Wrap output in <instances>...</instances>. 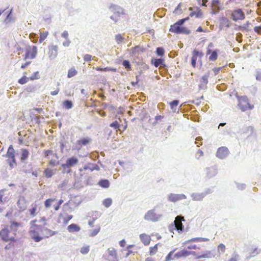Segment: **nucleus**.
Listing matches in <instances>:
<instances>
[{
    "label": "nucleus",
    "mask_w": 261,
    "mask_h": 261,
    "mask_svg": "<svg viewBox=\"0 0 261 261\" xmlns=\"http://www.w3.org/2000/svg\"><path fill=\"white\" fill-rule=\"evenodd\" d=\"M168 198L169 201L175 202L180 200L185 199L186 198V196L183 194H177L171 193L168 196Z\"/></svg>",
    "instance_id": "nucleus-14"
},
{
    "label": "nucleus",
    "mask_w": 261,
    "mask_h": 261,
    "mask_svg": "<svg viewBox=\"0 0 261 261\" xmlns=\"http://www.w3.org/2000/svg\"><path fill=\"white\" fill-rule=\"evenodd\" d=\"M92 56L89 54H86L84 57V60L85 62H89L91 60Z\"/></svg>",
    "instance_id": "nucleus-51"
},
{
    "label": "nucleus",
    "mask_w": 261,
    "mask_h": 261,
    "mask_svg": "<svg viewBox=\"0 0 261 261\" xmlns=\"http://www.w3.org/2000/svg\"><path fill=\"white\" fill-rule=\"evenodd\" d=\"M158 245L159 244H156L154 246L149 248V255H153L158 252Z\"/></svg>",
    "instance_id": "nucleus-31"
},
{
    "label": "nucleus",
    "mask_w": 261,
    "mask_h": 261,
    "mask_svg": "<svg viewBox=\"0 0 261 261\" xmlns=\"http://www.w3.org/2000/svg\"><path fill=\"white\" fill-rule=\"evenodd\" d=\"M81 229L80 227L75 224H71L67 227V230L69 232H78Z\"/></svg>",
    "instance_id": "nucleus-23"
},
{
    "label": "nucleus",
    "mask_w": 261,
    "mask_h": 261,
    "mask_svg": "<svg viewBox=\"0 0 261 261\" xmlns=\"http://www.w3.org/2000/svg\"><path fill=\"white\" fill-rule=\"evenodd\" d=\"M62 36L65 39H67L68 37V32L66 31H64L62 34Z\"/></svg>",
    "instance_id": "nucleus-57"
},
{
    "label": "nucleus",
    "mask_w": 261,
    "mask_h": 261,
    "mask_svg": "<svg viewBox=\"0 0 261 261\" xmlns=\"http://www.w3.org/2000/svg\"><path fill=\"white\" fill-rule=\"evenodd\" d=\"M220 68H214L213 69L214 71L215 72L216 74H217L218 73V72H219V71L220 70Z\"/></svg>",
    "instance_id": "nucleus-64"
},
{
    "label": "nucleus",
    "mask_w": 261,
    "mask_h": 261,
    "mask_svg": "<svg viewBox=\"0 0 261 261\" xmlns=\"http://www.w3.org/2000/svg\"><path fill=\"white\" fill-rule=\"evenodd\" d=\"M169 31L177 34L181 33H189V31L187 28L180 27L176 23L171 25Z\"/></svg>",
    "instance_id": "nucleus-7"
},
{
    "label": "nucleus",
    "mask_w": 261,
    "mask_h": 261,
    "mask_svg": "<svg viewBox=\"0 0 261 261\" xmlns=\"http://www.w3.org/2000/svg\"><path fill=\"white\" fill-rule=\"evenodd\" d=\"M145 219L148 221H155L158 220V216L153 210L149 211L145 215Z\"/></svg>",
    "instance_id": "nucleus-17"
},
{
    "label": "nucleus",
    "mask_w": 261,
    "mask_h": 261,
    "mask_svg": "<svg viewBox=\"0 0 261 261\" xmlns=\"http://www.w3.org/2000/svg\"><path fill=\"white\" fill-rule=\"evenodd\" d=\"M48 35V32L47 31L40 32L39 42L40 43H42L47 38Z\"/></svg>",
    "instance_id": "nucleus-34"
},
{
    "label": "nucleus",
    "mask_w": 261,
    "mask_h": 261,
    "mask_svg": "<svg viewBox=\"0 0 261 261\" xmlns=\"http://www.w3.org/2000/svg\"><path fill=\"white\" fill-rule=\"evenodd\" d=\"M123 66L127 69V70H130L131 69L130 64L129 62L127 60H124L122 62Z\"/></svg>",
    "instance_id": "nucleus-42"
},
{
    "label": "nucleus",
    "mask_w": 261,
    "mask_h": 261,
    "mask_svg": "<svg viewBox=\"0 0 261 261\" xmlns=\"http://www.w3.org/2000/svg\"><path fill=\"white\" fill-rule=\"evenodd\" d=\"M182 221H184V218L183 217L180 216H178L175 218L174 221V224L176 228L178 231H182L183 229V225L182 224Z\"/></svg>",
    "instance_id": "nucleus-18"
},
{
    "label": "nucleus",
    "mask_w": 261,
    "mask_h": 261,
    "mask_svg": "<svg viewBox=\"0 0 261 261\" xmlns=\"http://www.w3.org/2000/svg\"><path fill=\"white\" fill-rule=\"evenodd\" d=\"M63 106L66 109H70L72 107L73 104L71 101L67 100L63 102Z\"/></svg>",
    "instance_id": "nucleus-35"
},
{
    "label": "nucleus",
    "mask_w": 261,
    "mask_h": 261,
    "mask_svg": "<svg viewBox=\"0 0 261 261\" xmlns=\"http://www.w3.org/2000/svg\"><path fill=\"white\" fill-rule=\"evenodd\" d=\"M231 16L232 19L237 21L239 20H243L245 18V14L241 9L234 10L231 12Z\"/></svg>",
    "instance_id": "nucleus-10"
},
{
    "label": "nucleus",
    "mask_w": 261,
    "mask_h": 261,
    "mask_svg": "<svg viewBox=\"0 0 261 261\" xmlns=\"http://www.w3.org/2000/svg\"><path fill=\"white\" fill-rule=\"evenodd\" d=\"M112 201L110 198H107L103 200V204L106 207H109L112 204Z\"/></svg>",
    "instance_id": "nucleus-41"
},
{
    "label": "nucleus",
    "mask_w": 261,
    "mask_h": 261,
    "mask_svg": "<svg viewBox=\"0 0 261 261\" xmlns=\"http://www.w3.org/2000/svg\"><path fill=\"white\" fill-rule=\"evenodd\" d=\"M115 39H116V41L118 43H119L122 41L123 38L120 34H118L116 36Z\"/></svg>",
    "instance_id": "nucleus-50"
},
{
    "label": "nucleus",
    "mask_w": 261,
    "mask_h": 261,
    "mask_svg": "<svg viewBox=\"0 0 261 261\" xmlns=\"http://www.w3.org/2000/svg\"><path fill=\"white\" fill-rule=\"evenodd\" d=\"M170 106L171 109L174 111L175 112L177 110V107L179 104V101L177 100H174L172 102H170Z\"/></svg>",
    "instance_id": "nucleus-33"
},
{
    "label": "nucleus",
    "mask_w": 261,
    "mask_h": 261,
    "mask_svg": "<svg viewBox=\"0 0 261 261\" xmlns=\"http://www.w3.org/2000/svg\"><path fill=\"white\" fill-rule=\"evenodd\" d=\"M37 221V220L31 221L29 231L31 238L35 242H39L43 239L51 237L57 233L44 226L37 224L36 223Z\"/></svg>",
    "instance_id": "nucleus-1"
},
{
    "label": "nucleus",
    "mask_w": 261,
    "mask_h": 261,
    "mask_svg": "<svg viewBox=\"0 0 261 261\" xmlns=\"http://www.w3.org/2000/svg\"><path fill=\"white\" fill-rule=\"evenodd\" d=\"M189 17H187L185 18H184V19H179L178 21H177L176 23L178 24L179 25H181V24H182L186 21L189 20Z\"/></svg>",
    "instance_id": "nucleus-49"
},
{
    "label": "nucleus",
    "mask_w": 261,
    "mask_h": 261,
    "mask_svg": "<svg viewBox=\"0 0 261 261\" xmlns=\"http://www.w3.org/2000/svg\"><path fill=\"white\" fill-rule=\"evenodd\" d=\"M90 141L88 138H84L77 140L76 142V147L80 149L83 146L87 145Z\"/></svg>",
    "instance_id": "nucleus-20"
},
{
    "label": "nucleus",
    "mask_w": 261,
    "mask_h": 261,
    "mask_svg": "<svg viewBox=\"0 0 261 261\" xmlns=\"http://www.w3.org/2000/svg\"><path fill=\"white\" fill-rule=\"evenodd\" d=\"M89 246L83 247L81 249V252L82 254H86L89 252Z\"/></svg>",
    "instance_id": "nucleus-48"
},
{
    "label": "nucleus",
    "mask_w": 261,
    "mask_h": 261,
    "mask_svg": "<svg viewBox=\"0 0 261 261\" xmlns=\"http://www.w3.org/2000/svg\"><path fill=\"white\" fill-rule=\"evenodd\" d=\"M208 75H204L202 76L200 80L199 87L200 88H204L208 83Z\"/></svg>",
    "instance_id": "nucleus-22"
},
{
    "label": "nucleus",
    "mask_w": 261,
    "mask_h": 261,
    "mask_svg": "<svg viewBox=\"0 0 261 261\" xmlns=\"http://www.w3.org/2000/svg\"><path fill=\"white\" fill-rule=\"evenodd\" d=\"M229 154V150L226 147H221L218 148L216 155L220 159H224L226 158Z\"/></svg>",
    "instance_id": "nucleus-16"
},
{
    "label": "nucleus",
    "mask_w": 261,
    "mask_h": 261,
    "mask_svg": "<svg viewBox=\"0 0 261 261\" xmlns=\"http://www.w3.org/2000/svg\"><path fill=\"white\" fill-rule=\"evenodd\" d=\"M99 185L102 188H108L110 186V182L107 179H102L99 181Z\"/></svg>",
    "instance_id": "nucleus-32"
},
{
    "label": "nucleus",
    "mask_w": 261,
    "mask_h": 261,
    "mask_svg": "<svg viewBox=\"0 0 261 261\" xmlns=\"http://www.w3.org/2000/svg\"><path fill=\"white\" fill-rule=\"evenodd\" d=\"M29 81V78L26 76L24 75L21 77L20 79H19L18 82L20 84L23 85L27 83Z\"/></svg>",
    "instance_id": "nucleus-39"
},
{
    "label": "nucleus",
    "mask_w": 261,
    "mask_h": 261,
    "mask_svg": "<svg viewBox=\"0 0 261 261\" xmlns=\"http://www.w3.org/2000/svg\"><path fill=\"white\" fill-rule=\"evenodd\" d=\"M65 148V145L63 142L61 143V150H63Z\"/></svg>",
    "instance_id": "nucleus-63"
},
{
    "label": "nucleus",
    "mask_w": 261,
    "mask_h": 261,
    "mask_svg": "<svg viewBox=\"0 0 261 261\" xmlns=\"http://www.w3.org/2000/svg\"><path fill=\"white\" fill-rule=\"evenodd\" d=\"M209 240L208 239L203 238H195L192 239L191 241H188L185 242L186 247H185L186 249H187L188 250L193 251L192 250L195 249H199L200 247H198L196 244L193 243V241H208Z\"/></svg>",
    "instance_id": "nucleus-4"
},
{
    "label": "nucleus",
    "mask_w": 261,
    "mask_h": 261,
    "mask_svg": "<svg viewBox=\"0 0 261 261\" xmlns=\"http://www.w3.org/2000/svg\"><path fill=\"white\" fill-rule=\"evenodd\" d=\"M142 243L145 246H148L151 241V237L146 233H142L139 236Z\"/></svg>",
    "instance_id": "nucleus-19"
},
{
    "label": "nucleus",
    "mask_w": 261,
    "mask_h": 261,
    "mask_svg": "<svg viewBox=\"0 0 261 261\" xmlns=\"http://www.w3.org/2000/svg\"><path fill=\"white\" fill-rule=\"evenodd\" d=\"M173 252V251L170 252L166 257V261H170L171 260L175 258L174 256L173 257H172Z\"/></svg>",
    "instance_id": "nucleus-47"
},
{
    "label": "nucleus",
    "mask_w": 261,
    "mask_h": 261,
    "mask_svg": "<svg viewBox=\"0 0 261 261\" xmlns=\"http://www.w3.org/2000/svg\"><path fill=\"white\" fill-rule=\"evenodd\" d=\"M4 196H5V191L4 190H0V204H3L4 203Z\"/></svg>",
    "instance_id": "nucleus-46"
},
{
    "label": "nucleus",
    "mask_w": 261,
    "mask_h": 261,
    "mask_svg": "<svg viewBox=\"0 0 261 261\" xmlns=\"http://www.w3.org/2000/svg\"><path fill=\"white\" fill-rule=\"evenodd\" d=\"M189 16L190 17H193L195 16L197 18H200L202 16V13L199 8H197L196 11H192L190 13Z\"/></svg>",
    "instance_id": "nucleus-28"
},
{
    "label": "nucleus",
    "mask_w": 261,
    "mask_h": 261,
    "mask_svg": "<svg viewBox=\"0 0 261 261\" xmlns=\"http://www.w3.org/2000/svg\"><path fill=\"white\" fill-rule=\"evenodd\" d=\"M31 64V62H27L24 64H23L21 65V68L22 69H24L26 68L28 65H29Z\"/></svg>",
    "instance_id": "nucleus-59"
},
{
    "label": "nucleus",
    "mask_w": 261,
    "mask_h": 261,
    "mask_svg": "<svg viewBox=\"0 0 261 261\" xmlns=\"http://www.w3.org/2000/svg\"><path fill=\"white\" fill-rule=\"evenodd\" d=\"M110 126L111 127H113L115 129H118L119 130V127H120V124L117 121H115L113 123H111Z\"/></svg>",
    "instance_id": "nucleus-45"
},
{
    "label": "nucleus",
    "mask_w": 261,
    "mask_h": 261,
    "mask_svg": "<svg viewBox=\"0 0 261 261\" xmlns=\"http://www.w3.org/2000/svg\"><path fill=\"white\" fill-rule=\"evenodd\" d=\"M6 156L9 158L8 163L11 168H13L16 164L15 159V150L12 146L9 147Z\"/></svg>",
    "instance_id": "nucleus-6"
},
{
    "label": "nucleus",
    "mask_w": 261,
    "mask_h": 261,
    "mask_svg": "<svg viewBox=\"0 0 261 261\" xmlns=\"http://www.w3.org/2000/svg\"><path fill=\"white\" fill-rule=\"evenodd\" d=\"M208 192L206 193H194L191 195L192 199L195 201L202 200Z\"/></svg>",
    "instance_id": "nucleus-21"
},
{
    "label": "nucleus",
    "mask_w": 261,
    "mask_h": 261,
    "mask_svg": "<svg viewBox=\"0 0 261 261\" xmlns=\"http://www.w3.org/2000/svg\"><path fill=\"white\" fill-rule=\"evenodd\" d=\"M95 69L97 71H109L111 70L110 68L108 67L104 68H100V67H96V68H95Z\"/></svg>",
    "instance_id": "nucleus-52"
},
{
    "label": "nucleus",
    "mask_w": 261,
    "mask_h": 261,
    "mask_svg": "<svg viewBox=\"0 0 261 261\" xmlns=\"http://www.w3.org/2000/svg\"><path fill=\"white\" fill-rule=\"evenodd\" d=\"M54 201H55V199L49 198V199H46L44 202V205H45V207H46V208L49 207L51 205V203Z\"/></svg>",
    "instance_id": "nucleus-40"
},
{
    "label": "nucleus",
    "mask_w": 261,
    "mask_h": 261,
    "mask_svg": "<svg viewBox=\"0 0 261 261\" xmlns=\"http://www.w3.org/2000/svg\"><path fill=\"white\" fill-rule=\"evenodd\" d=\"M59 91H60V89L59 88H58L56 90L51 92L50 94L53 96L56 95L58 94Z\"/></svg>",
    "instance_id": "nucleus-58"
},
{
    "label": "nucleus",
    "mask_w": 261,
    "mask_h": 261,
    "mask_svg": "<svg viewBox=\"0 0 261 261\" xmlns=\"http://www.w3.org/2000/svg\"><path fill=\"white\" fill-rule=\"evenodd\" d=\"M79 163L78 159L75 156L68 158L65 164L62 165L64 169L69 168L76 165Z\"/></svg>",
    "instance_id": "nucleus-11"
},
{
    "label": "nucleus",
    "mask_w": 261,
    "mask_h": 261,
    "mask_svg": "<svg viewBox=\"0 0 261 261\" xmlns=\"http://www.w3.org/2000/svg\"><path fill=\"white\" fill-rule=\"evenodd\" d=\"M164 60L163 59H153L151 60V63L156 67L160 65H164Z\"/></svg>",
    "instance_id": "nucleus-26"
},
{
    "label": "nucleus",
    "mask_w": 261,
    "mask_h": 261,
    "mask_svg": "<svg viewBox=\"0 0 261 261\" xmlns=\"http://www.w3.org/2000/svg\"><path fill=\"white\" fill-rule=\"evenodd\" d=\"M108 251L110 255L113 256L115 258L117 257V252L114 248H109Z\"/></svg>",
    "instance_id": "nucleus-37"
},
{
    "label": "nucleus",
    "mask_w": 261,
    "mask_h": 261,
    "mask_svg": "<svg viewBox=\"0 0 261 261\" xmlns=\"http://www.w3.org/2000/svg\"><path fill=\"white\" fill-rule=\"evenodd\" d=\"M59 164V162L56 160H51L49 162V165L52 167H54Z\"/></svg>",
    "instance_id": "nucleus-53"
},
{
    "label": "nucleus",
    "mask_w": 261,
    "mask_h": 261,
    "mask_svg": "<svg viewBox=\"0 0 261 261\" xmlns=\"http://www.w3.org/2000/svg\"><path fill=\"white\" fill-rule=\"evenodd\" d=\"M156 53L158 56L162 57L164 55V50L162 47H158L156 50Z\"/></svg>",
    "instance_id": "nucleus-44"
},
{
    "label": "nucleus",
    "mask_w": 261,
    "mask_h": 261,
    "mask_svg": "<svg viewBox=\"0 0 261 261\" xmlns=\"http://www.w3.org/2000/svg\"><path fill=\"white\" fill-rule=\"evenodd\" d=\"M77 74V71L75 69L74 67H72L70 69H69L67 74V77L68 78H71Z\"/></svg>",
    "instance_id": "nucleus-29"
},
{
    "label": "nucleus",
    "mask_w": 261,
    "mask_h": 261,
    "mask_svg": "<svg viewBox=\"0 0 261 261\" xmlns=\"http://www.w3.org/2000/svg\"><path fill=\"white\" fill-rule=\"evenodd\" d=\"M203 56V53L201 51H198L194 49L192 52V57L191 59L192 66L195 68L196 66V61L198 58L201 59Z\"/></svg>",
    "instance_id": "nucleus-13"
},
{
    "label": "nucleus",
    "mask_w": 261,
    "mask_h": 261,
    "mask_svg": "<svg viewBox=\"0 0 261 261\" xmlns=\"http://www.w3.org/2000/svg\"><path fill=\"white\" fill-rule=\"evenodd\" d=\"M52 153H53V151L52 150H44V154H45V157L48 156L50 154H51Z\"/></svg>",
    "instance_id": "nucleus-56"
},
{
    "label": "nucleus",
    "mask_w": 261,
    "mask_h": 261,
    "mask_svg": "<svg viewBox=\"0 0 261 261\" xmlns=\"http://www.w3.org/2000/svg\"><path fill=\"white\" fill-rule=\"evenodd\" d=\"M126 242L124 240H122L119 242V244L121 247H124L125 245Z\"/></svg>",
    "instance_id": "nucleus-60"
},
{
    "label": "nucleus",
    "mask_w": 261,
    "mask_h": 261,
    "mask_svg": "<svg viewBox=\"0 0 261 261\" xmlns=\"http://www.w3.org/2000/svg\"><path fill=\"white\" fill-rule=\"evenodd\" d=\"M238 100V105L242 111L252 109L246 97H240L239 98Z\"/></svg>",
    "instance_id": "nucleus-8"
},
{
    "label": "nucleus",
    "mask_w": 261,
    "mask_h": 261,
    "mask_svg": "<svg viewBox=\"0 0 261 261\" xmlns=\"http://www.w3.org/2000/svg\"><path fill=\"white\" fill-rule=\"evenodd\" d=\"M56 171V169H51L47 168L44 170L43 173L46 178H50L55 173Z\"/></svg>",
    "instance_id": "nucleus-24"
},
{
    "label": "nucleus",
    "mask_w": 261,
    "mask_h": 261,
    "mask_svg": "<svg viewBox=\"0 0 261 261\" xmlns=\"http://www.w3.org/2000/svg\"><path fill=\"white\" fill-rule=\"evenodd\" d=\"M197 154L199 156H202V155H203V152H202L201 150L199 149V150L197 151Z\"/></svg>",
    "instance_id": "nucleus-61"
},
{
    "label": "nucleus",
    "mask_w": 261,
    "mask_h": 261,
    "mask_svg": "<svg viewBox=\"0 0 261 261\" xmlns=\"http://www.w3.org/2000/svg\"><path fill=\"white\" fill-rule=\"evenodd\" d=\"M220 5V2L219 0H213L212 7L214 8V9H215L216 11L219 10Z\"/></svg>",
    "instance_id": "nucleus-36"
},
{
    "label": "nucleus",
    "mask_w": 261,
    "mask_h": 261,
    "mask_svg": "<svg viewBox=\"0 0 261 261\" xmlns=\"http://www.w3.org/2000/svg\"><path fill=\"white\" fill-rule=\"evenodd\" d=\"M211 252L207 251L206 253L200 254L197 253L194 251L188 250L187 249L184 248L182 250L177 252L174 254V257L179 258L181 257H185L190 255H193L196 257V258L199 259L202 258H207L211 256Z\"/></svg>",
    "instance_id": "nucleus-3"
},
{
    "label": "nucleus",
    "mask_w": 261,
    "mask_h": 261,
    "mask_svg": "<svg viewBox=\"0 0 261 261\" xmlns=\"http://www.w3.org/2000/svg\"><path fill=\"white\" fill-rule=\"evenodd\" d=\"M72 218V215H68L66 211L63 210V212L60 213L58 216L57 222L58 223H62L64 225H66Z\"/></svg>",
    "instance_id": "nucleus-5"
},
{
    "label": "nucleus",
    "mask_w": 261,
    "mask_h": 261,
    "mask_svg": "<svg viewBox=\"0 0 261 261\" xmlns=\"http://www.w3.org/2000/svg\"><path fill=\"white\" fill-rule=\"evenodd\" d=\"M48 56L50 60L54 59L58 55V47L55 45H51L48 48Z\"/></svg>",
    "instance_id": "nucleus-15"
},
{
    "label": "nucleus",
    "mask_w": 261,
    "mask_h": 261,
    "mask_svg": "<svg viewBox=\"0 0 261 261\" xmlns=\"http://www.w3.org/2000/svg\"><path fill=\"white\" fill-rule=\"evenodd\" d=\"M37 47L35 46H29L25 50L24 60L34 58L37 54Z\"/></svg>",
    "instance_id": "nucleus-9"
},
{
    "label": "nucleus",
    "mask_w": 261,
    "mask_h": 261,
    "mask_svg": "<svg viewBox=\"0 0 261 261\" xmlns=\"http://www.w3.org/2000/svg\"><path fill=\"white\" fill-rule=\"evenodd\" d=\"M254 31L258 35H261V26L255 27Z\"/></svg>",
    "instance_id": "nucleus-54"
},
{
    "label": "nucleus",
    "mask_w": 261,
    "mask_h": 261,
    "mask_svg": "<svg viewBox=\"0 0 261 261\" xmlns=\"http://www.w3.org/2000/svg\"><path fill=\"white\" fill-rule=\"evenodd\" d=\"M29 155V151L26 149H22L21 150V160L22 161L25 160L28 158Z\"/></svg>",
    "instance_id": "nucleus-30"
},
{
    "label": "nucleus",
    "mask_w": 261,
    "mask_h": 261,
    "mask_svg": "<svg viewBox=\"0 0 261 261\" xmlns=\"http://www.w3.org/2000/svg\"><path fill=\"white\" fill-rule=\"evenodd\" d=\"M226 247L223 244H220L217 247L218 252L219 253H223L225 251Z\"/></svg>",
    "instance_id": "nucleus-38"
},
{
    "label": "nucleus",
    "mask_w": 261,
    "mask_h": 261,
    "mask_svg": "<svg viewBox=\"0 0 261 261\" xmlns=\"http://www.w3.org/2000/svg\"><path fill=\"white\" fill-rule=\"evenodd\" d=\"M38 206V204L36 203V202L31 204V207L29 209V213L31 216L34 217L36 215Z\"/></svg>",
    "instance_id": "nucleus-25"
},
{
    "label": "nucleus",
    "mask_w": 261,
    "mask_h": 261,
    "mask_svg": "<svg viewBox=\"0 0 261 261\" xmlns=\"http://www.w3.org/2000/svg\"><path fill=\"white\" fill-rule=\"evenodd\" d=\"M214 44L211 42L208 44L207 48L206 49V55H210L208 59L210 61H214L217 59L218 54L217 50L212 51L211 48L213 47Z\"/></svg>",
    "instance_id": "nucleus-12"
},
{
    "label": "nucleus",
    "mask_w": 261,
    "mask_h": 261,
    "mask_svg": "<svg viewBox=\"0 0 261 261\" xmlns=\"http://www.w3.org/2000/svg\"><path fill=\"white\" fill-rule=\"evenodd\" d=\"M99 231H100V227H98V228L95 229L92 232L91 236H95V235H96L99 232Z\"/></svg>",
    "instance_id": "nucleus-55"
},
{
    "label": "nucleus",
    "mask_w": 261,
    "mask_h": 261,
    "mask_svg": "<svg viewBox=\"0 0 261 261\" xmlns=\"http://www.w3.org/2000/svg\"><path fill=\"white\" fill-rule=\"evenodd\" d=\"M145 261H154V259L152 257H147Z\"/></svg>",
    "instance_id": "nucleus-62"
},
{
    "label": "nucleus",
    "mask_w": 261,
    "mask_h": 261,
    "mask_svg": "<svg viewBox=\"0 0 261 261\" xmlns=\"http://www.w3.org/2000/svg\"><path fill=\"white\" fill-rule=\"evenodd\" d=\"M40 77L39 73L38 71L35 72L32 76L30 77V79L32 81H33L34 80H37L39 79Z\"/></svg>",
    "instance_id": "nucleus-43"
},
{
    "label": "nucleus",
    "mask_w": 261,
    "mask_h": 261,
    "mask_svg": "<svg viewBox=\"0 0 261 261\" xmlns=\"http://www.w3.org/2000/svg\"><path fill=\"white\" fill-rule=\"evenodd\" d=\"M17 205L20 209L21 210H24L27 206L26 200L24 198L22 197L20 198L17 202Z\"/></svg>",
    "instance_id": "nucleus-27"
},
{
    "label": "nucleus",
    "mask_w": 261,
    "mask_h": 261,
    "mask_svg": "<svg viewBox=\"0 0 261 261\" xmlns=\"http://www.w3.org/2000/svg\"><path fill=\"white\" fill-rule=\"evenodd\" d=\"M20 225L18 222L11 221L10 222V229L8 226L5 227L0 230V238L4 242L13 243L16 242L15 237L18 227Z\"/></svg>",
    "instance_id": "nucleus-2"
}]
</instances>
